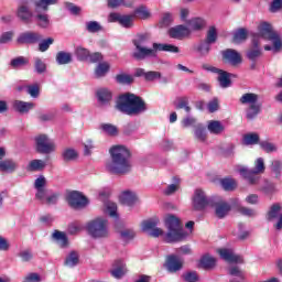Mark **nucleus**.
<instances>
[{"label":"nucleus","instance_id":"nucleus-30","mask_svg":"<svg viewBox=\"0 0 282 282\" xmlns=\"http://www.w3.org/2000/svg\"><path fill=\"white\" fill-rule=\"evenodd\" d=\"M217 264V259H215L210 254H205L199 260V268H203L204 270H213L215 265Z\"/></svg>","mask_w":282,"mask_h":282},{"label":"nucleus","instance_id":"nucleus-10","mask_svg":"<svg viewBox=\"0 0 282 282\" xmlns=\"http://www.w3.org/2000/svg\"><path fill=\"white\" fill-rule=\"evenodd\" d=\"M35 147L37 153L50 155V153L56 152V143L50 139L47 134H39L35 137Z\"/></svg>","mask_w":282,"mask_h":282},{"label":"nucleus","instance_id":"nucleus-48","mask_svg":"<svg viewBox=\"0 0 282 282\" xmlns=\"http://www.w3.org/2000/svg\"><path fill=\"white\" fill-rule=\"evenodd\" d=\"M135 19V15L129 14V15H121L119 24L122 28H133V21Z\"/></svg>","mask_w":282,"mask_h":282},{"label":"nucleus","instance_id":"nucleus-40","mask_svg":"<svg viewBox=\"0 0 282 282\" xmlns=\"http://www.w3.org/2000/svg\"><path fill=\"white\" fill-rule=\"evenodd\" d=\"M86 30L90 34H96L98 32H102V30L105 29L102 28V24H100V22L98 21H88L86 22Z\"/></svg>","mask_w":282,"mask_h":282},{"label":"nucleus","instance_id":"nucleus-53","mask_svg":"<svg viewBox=\"0 0 282 282\" xmlns=\"http://www.w3.org/2000/svg\"><path fill=\"white\" fill-rule=\"evenodd\" d=\"M243 144H247L248 147L252 144H259V134L257 133L245 134Z\"/></svg>","mask_w":282,"mask_h":282},{"label":"nucleus","instance_id":"nucleus-38","mask_svg":"<svg viewBox=\"0 0 282 282\" xmlns=\"http://www.w3.org/2000/svg\"><path fill=\"white\" fill-rule=\"evenodd\" d=\"M110 67L111 66L107 62L99 63L95 69L96 78H102V76H107Z\"/></svg>","mask_w":282,"mask_h":282},{"label":"nucleus","instance_id":"nucleus-42","mask_svg":"<svg viewBox=\"0 0 282 282\" xmlns=\"http://www.w3.org/2000/svg\"><path fill=\"white\" fill-rule=\"evenodd\" d=\"M270 170L276 180H281L282 162L280 160L271 161Z\"/></svg>","mask_w":282,"mask_h":282},{"label":"nucleus","instance_id":"nucleus-25","mask_svg":"<svg viewBox=\"0 0 282 282\" xmlns=\"http://www.w3.org/2000/svg\"><path fill=\"white\" fill-rule=\"evenodd\" d=\"M47 11H43V9L39 10V7H35V21L40 28H50V15L46 13Z\"/></svg>","mask_w":282,"mask_h":282},{"label":"nucleus","instance_id":"nucleus-50","mask_svg":"<svg viewBox=\"0 0 282 282\" xmlns=\"http://www.w3.org/2000/svg\"><path fill=\"white\" fill-rule=\"evenodd\" d=\"M224 191H235L237 188V181L235 178H224L220 181Z\"/></svg>","mask_w":282,"mask_h":282},{"label":"nucleus","instance_id":"nucleus-56","mask_svg":"<svg viewBox=\"0 0 282 282\" xmlns=\"http://www.w3.org/2000/svg\"><path fill=\"white\" fill-rule=\"evenodd\" d=\"M148 42H149V36L141 34L135 36V39L133 40V45L134 47H145Z\"/></svg>","mask_w":282,"mask_h":282},{"label":"nucleus","instance_id":"nucleus-13","mask_svg":"<svg viewBox=\"0 0 282 282\" xmlns=\"http://www.w3.org/2000/svg\"><path fill=\"white\" fill-rule=\"evenodd\" d=\"M282 205L281 203H274L270 206L269 212L267 213V219L268 221H274V219H278V223L274 225V228L276 230L282 229Z\"/></svg>","mask_w":282,"mask_h":282},{"label":"nucleus","instance_id":"nucleus-45","mask_svg":"<svg viewBox=\"0 0 282 282\" xmlns=\"http://www.w3.org/2000/svg\"><path fill=\"white\" fill-rule=\"evenodd\" d=\"M158 224H160L159 219H152V220H145L142 223L141 225V230H143V232H151L154 228L158 227Z\"/></svg>","mask_w":282,"mask_h":282},{"label":"nucleus","instance_id":"nucleus-7","mask_svg":"<svg viewBox=\"0 0 282 282\" xmlns=\"http://www.w3.org/2000/svg\"><path fill=\"white\" fill-rule=\"evenodd\" d=\"M239 102L242 104L246 108V117L248 120H254L259 113H261V104H259V95L254 93L243 94Z\"/></svg>","mask_w":282,"mask_h":282},{"label":"nucleus","instance_id":"nucleus-59","mask_svg":"<svg viewBox=\"0 0 282 282\" xmlns=\"http://www.w3.org/2000/svg\"><path fill=\"white\" fill-rule=\"evenodd\" d=\"M34 61H35V70L37 72V74H45L47 69V65H45V62H43L41 57H35Z\"/></svg>","mask_w":282,"mask_h":282},{"label":"nucleus","instance_id":"nucleus-24","mask_svg":"<svg viewBox=\"0 0 282 282\" xmlns=\"http://www.w3.org/2000/svg\"><path fill=\"white\" fill-rule=\"evenodd\" d=\"M207 131L213 135H221L226 131V126L219 120H209L207 122Z\"/></svg>","mask_w":282,"mask_h":282},{"label":"nucleus","instance_id":"nucleus-21","mask_svg":"<svg viewBox=\"0 0 282 282\" xmlns=\"http://www.w3.org/2000/svg\"><path fill=\"white\" fill-rule=\"evenodd\" d=\"M19 169V163L13 159H0V173L12 174Z\"/></svg>","mask_w":282,"mask_h":282},{"label":"nucleus","instance_id":"nucleus-29","mask_svg":"<svg viewBox=\"0 0 282 282\" xmlns=\"http://www.w3.org/2000/svg\"><path fill=\"white\" fill-rule=\"evenodd\" d=\"M216 217L224 219L228 213H230V205L224 200H220L215 204Z\"/></svg>","mask_w":282,"mask_h":282},{"label":"nucleus","instance_id":"nucleus-18","mask_svg":"<svg viewBox=\"0 0 282 282\" xmlns=\"http://www.w3.org/2000/svg\"><path fill=\"white\" fill-rule=\"evenodd\" d=\"M35 105L31 101H23V100H14L12 102L13 110L17 111V113H20L21 116H25L26 113H30L32 109H34Z\"/></svg>","mask_w":282,"mask_h":282},{"label":"nucleus","instance_id":"nucleus-51","mask_svg":"<svg viewBox=\"0 0 282 282\" xmlns=\"http://www.w3.org/2000/svg\"><path fill=\"white\" fill-rule=\"evenodd\" d=\"M210 50H213V46L208 42H203L197 46V52L199 56L206 57L208 54H210Z\"/></svg>","mask_w":282,"mask_h":282},{"label":"nucleus","instance_id":"nucleus-61","mask_svg":"<svg viewBox=\"0 0 282 282\" xmlns=\"http://www.w3.org/2000/svg\"><path fill=\"white\" fill-rule=\"evenodd\" d=\"M180 191V182L167 185V188L163 191V195H175Z\"/></svg>","mask_w":282,"mask_h":282},{"label":"nucleus","instance_id":"nucleus-1","mask_svg":"<svg viewBox=\"0 0 282 282\" xmlns=\"http://www.w3.org/2000/svg\"><path fill=\"white\" fill-rule=\"evenodd\" d=\"M110 160L106 162V171L111 175H127L133 169L131 151L126 145H112L109 149Z\"/></svg>","mask_w":282,"mask_h":282},{"label":"nucleus","instance_id":"nucleus-28","mask_svg":"<svg viewBox=\"0 0 282 282\" xmlns=\"http://www.w3.org/2000/svg\"><path fill=\"white\" fill-rule=\"evenodd\" d=\"M112 98L113 95L111 94V90L107 88H101L97 90V99L99 105H109Z\"/></svg>","mask_w":282,"mask_h":282},{"label":"nucleus","instance_id":"nucleus-46","mask_svg":"<svg viewBox=\"0 0 282 282\" xmlns=\"http://www.w3.org/2000/svg\"><path fill=\"white\" fill-rule=\"evenodd\" d=\"M248 39V30L246 29H239L234 33V43L239 44L243 43Z\"/></svg>","mask_w":282,"mask_h":282},{"label":"nucleus","instance_id":"nucleus-2","mask_svg":"<svg viewBox=\"0 0 282 282\" xmlns=\"http://www.w3.org/2000/svg\"><path fill=\"white\" fill-rule=\"evenodd\" d=\"M164 221L167 232L165 234L162 228L155 227L149 232L150 237H162L165 243H177L184 241V239H188V232L184 230L182 220L177 216L167 214Z\"/></svg>","mask_w":282,"mask_h":282},{"label":"nucleus","instance_id":"nucleus-32","mask_svg":"<svg viewBox=\"0 0 282 282\" xmlns=\"http://www.w3.org/2000/svg\"><path fill=\"white\" fill-rule=\"evenodd\" d=\"M80 261V254H78V251H70L65 259V265L67 268H76V264Z\"/></svg>","mask_w":282,"mask_h":282},{"label":"nucleus","instance_id":"nucleus-3","mask_svg":"<svg viewBox=\"0 0 282 282\" xmlns=\"http://www.w3.org/2000/svg\"><path fill=\"white\" fill-rule=\"evenodd\" d=\"M116 109L126 116H140L149 108L144 99L140 96L124 93L117 98Z\"/></svg>","mask_w":282,"mask_h":282},{"label":"nucleus","instance_id":"nucleus-20","mask_svg":"<svg viewBox=\"0 0 282 282\" xmlns=\"http://www.w3.org/2000/svg\"><path fill=\"white\" fill-rule=\"evenodd\" d=\"M183 265H184V261L177 258V256L172 254L166 258L165 268L171 273L180 272Z\"/></svg>","mask_w":282,"mask_h":282},{"label":"nucleus","instance_id":"nucleus-57","mask_svg":"<svg viewBox=\"0 0 282 282\" xmlns=\"http://www.w3.org/2000/svg\"><path fill=\"white\" fill-rule=\"evenodd\" d=\"M58 197H59L58 193L50 192L43 204H46L47 206H52L58 202Z\"/></svg>","mask_w":282,"mask_h":282},{"label":"nucleus","instance_id":"nucleus-9","mask_svg":"<svg viewBox=\"0 0 282 282\" xmlns=\"http://www.w3.org/2000/svg\"><path fill=\"white\" fill-rule=\"evenodd\" d=\"M209 206H213V199L206 195L203 189H195L192 196V208L193 210L202 212L206 210Z\"/></svg>","mask_w":282,"mask_h":282},{"label":"nucleus","instance_id":"nucleus-27","mask_svg":"<svg viewBox=\"0 0 282 282\" xmlns=\"http://www.w3.org/2000/svg\"><path fill=\"white\" fill-rule=\"evenodd\" d=\"M43 36L36 32H26L18 37V43H39Z\"/></svg>","mask_w":282,"mask_h":282},{"label":"nucleus","instance_id":"nucleus-35","mask_svg":"<svg viewBox=\"0 0 282 282\" xmlns=\"http://www.w3.org/2000/svg\"><path fill=\"white\" fill-rule=\"evenodd\" d=\"M99 129L105 133V135H110L111 138H116V135H118V127L111 123H101Z\"/></svg>","mask_w":282,"mask_h":282},{"label":"nucleus","instance_id":"nucleus-41","mask_svg":"<svg viewBox=\"0 0 282 282\" xmlns=\"http://www.w3.org/2000/svg\"><path fill=\"white\" fill-rule=\"evenodd\" d=\"M77 61H89V50L83 47V46H77L75 48V52H74Z\"/></svg>","mask_w":282,"mask_h":282},{"label":"nucleus","instance_id":"nucleus-31","mask_svg":"<svg viewBox=\"0 0 282 282\" xmlns=\"http://www.w3.org/2000/svg\"><path fill=\"white\" fill-rule=\"evenodd\" d=\"M194 138H196L198 140V142H206V140L208 138V133L206 132V128L204 127V124L198 123L195 127Z\"/></svg>","mask_w":282,"mask_h":282},{"label":"nucleus","instance_id":"nucleus-37","mask_svg":"<svg viewBox=\"0 0 282 282\" xmlns=\"http://www.w3.org/2000/svg\"><path fill=\"white\" fill-rule=\"evenodd\" d=\"M62 158L64 162H74V160L78 159V151L73 148H66L62 152Z\"/></svg>","mask_w":282,"mask_h":282},{"label":"nucleus","instance_id":"nucleus-43","mask_svg":"<svg viewBox=\"0 0 282 282\" xmlns=\"http://www.w3.org/2000/svg\"><path fill=\"white\" fill-rule=\"evenodd\" d=\"M105 213L110 217H118V205L111 200L105 203Z\"/></svg>","mask_w":282,"mask_h":282},{"label":"nucleus","instance_id":"nucleus-6","mask_svg":"<svg viewBox=\"0 0 282 282\" xmlns=\"http://www.w3.org/2000/svg\"><path fill=\"white\" fill-rule=\"evenodd\" d=\"M86 230L93 239H107L109 237V220L97 217L86 224Z\"/></svg>","mask_w":282,"mask_h":282},{"label":"nucleus","instance_id":"nucleus-11","mask_svg":"<svg viewBox=\"0 0 282 282\" xmlns=\"http://www.w3.org/2000/svg\"><path fill=\"white\" fill-rule=\"evenodd\" d=\"M34 188L36 191L35 198L44 204L45 199H47V195H50V189H47V178H45L43 175H40L34 181Z\"/></svg>","mask_w":282,"mask_h":282},{"label":"nucleus","instance_id":"nucleus-33","mask_svg":"<svg viewBox=\"0 0 282 282\" xmlns=\"http://www.w3.org/2000/svg\"><path fill=\"white\" fill-rule=\"evenodd\" d=\"M261 42L253 40L252 44L254 48H251L247 52V57L249 61H257L261 56V48L259 47V44Z\"/></svg>","mask_w":282,"mask_h":282},{"label":"nucleus","instance_id":"nucleus-58","mask_svg":"<svg viewBox=\"0 0 282 282\" xmlns=\"http://www.w3.org/2000/svg\"><path fill=\"white\" fill-rule=\"evenodd\" d=\"M116 80L121 85H131V83H133V77L131 75L120 74L117 75Z\"/></svg>","mask_w":282,"mask_h":282},{"label":"nucleus","instance_id":"nucleus-15","mask_svg":"<svg viewBox=\"0 0 282 282\" xmlns=\"http://www.w3.org/2000/svg\"><path fill=\"white\" fill-rule=\"evenodd\" d=\"M217 252L224 261H227V263H243V258L236 254L232 249L221 248L218 249Z\"/></svg>","mask_w":282,"mask_h":282},{"label":"nucleus","instance_id":"nucleus-36","mask_svg":"<svg viewBox=\"0 0 282 282\" xmlns=\"http://www.w3.org/2000/svg\"><path fill=\"white\" fill-rule=\"evenodd\" d=\"M218 82L220 87H223V89H226L228 87H230V74L226 70L220 69L218 72Z\"/></svg>","mask_w":282,"mask_h":282},{"label":"nucleus","instance_id":"nucleus-5","mask_svg":"<svg viewBox=\"0 0 282 282\" xmlns=\"http://www.w3.org/2000/svg\"><path fill=\"white\" fill-rule=\"evenodd\" d=\"M153 48L147 46H135L132 56L137 61H144V58H155L158 52H170L171 54H180V47L173 44L153 43Z\"/></svg>","mask_w":282,"mask_h":282},{"label":"nucleus","instance_id":"nucleus-8","mask_svg":"<svg viewBox=\"0 0 282 282\" xmlns=\"http://www.w3.org/2000/svg\"><path fill=\"white\" fill-rule=\"evenodd\" d=\"M237 171L249 182V184H257L260 180L259 175L265 173V160L263 158H258L254 161L252 170H249L246 166H238Z\"/></svg>","mask_w":282,"mask_h":282},{"label":"nucleus","instance_id":"nucleus-55","mask_svg":"<svg viewBox=\"0 0 282 282\" xmlns=\"http://www.w3.org/2000/svg\"><path fill=\"white\" fill-rule=\"evenodd\" d=\"M135 17H139V19H149L151 17V13L147 9V7H139L134 10V13L132 14Z\"/></svg>","mask_w":282,"mask_h":282},{"label":"nucleus","instance_id":"nucleus-4","mask_svg":"<svg viewBox=\"0 0 282 282\" xmlns=\"http://www.w3.org/2000/svg\"><path fill=\"white\" fill-rule=\"evenodd\" d=\"M260 40L270 41L271 44L264 45L265 52H272V54H279L282 52V37L281 34L274 30V26L270 22L260 21L257 26Z\"/></svg>","mask_w":282,"mask_h":282},{"label":"nucleus","instance_id":"nucleus-54","mask_svg":"<svg viewBox=\"0 0 282 282\" xmlns=\"http://www.w3.org/2000/svg\"><path fill=\"white\" fill-rule=\"evenodd\" d=\"M28 63H29L28 58L23 56L15 57L11 61V67H13L14 69H19V67H25Z\"/></svg>","mask_w":282,"mask_h":282},{"label":"nucleus","instance_id":"nucleus-44","mask_svg":"<svg viewBox=\"0 0 282 282\" xmlns=\"http://www.w3.org/2000/svg\"><path fill=\"white\" fill-rule=\"evenodd\" d=\"M259 147L262 151H264V153H274L276 152V144L264 140V141H260L259 142Z\"/></svg>","mask_w":282,"mask_h":282},{"label":"nucleus","instance_id":"nucleus-26","mask_svg":"<svg viewBox=\"0 0 282 282\" xmlns=\"http://www.w3.org/2000/svg\"><path fill=\"white\" fill-rule=\"evenodd\" d=\"M52 239L59 248H69V239H67V235L65 232L55 230L52 234Z\"/></svg>","mask_w":282,"mask_h":282},{"label":"nucleus","instance_id":"nucleus-63","mask_svg":"<svg viewBox=\"0 0 282 282\" xmlns=\"http://www.w3.org/2000/svg\"><path fill=\"white\" fill-rule=\"evenodd\" d=\"M54 43V39L48 37L39 44V51L40 52H47L50 50V45Z\"/></svg>","mask_w":282,"mask_h":282},{"label":"nucleus","instance_id":"nucleus-16","mask_svg":"<svg viewBox=\"0 0 282 282\" xmlns=\"http://www.w3.org/2000/svg\"><path fill=\"white\" fill-rule=\"evenodd\" d=\"M221 56L224 61H226L230 65H234V67L237 65H241L242 63L241 54L232 48H227L223 51Z\"/></svg>","mask_w":282,"mask_h":282},{"label":"nucleus","instance_id":"nucleus-47","mask_svg":"<svg viewBox=\"0 0 282 282\" xmlns=\"http://www.w3.org/2000/svg\"><path fill=\"white\" fill-rule=\"evenodd\" d=\"M55 3H58V0H40L35 2V7H37V10H43V12H47L50 6H55Z\"/></svg>","mask_w":282,"mask_h":282},{"label":"nucleus","instance_id":"nucleus-62","mask_svg":"<svg viewBox=\"0 0 282 282\" xmlns=\"http://www.w3.org/2000/svg\"><path fill=\"white\" fill-rule=\"evenodd\" d=\"M94 149H96V144L94 143V140L87 139L84 142V153H85V155H89L91 153V151H94Z\"/></svg>","mask_w":282,"mask_h":282},{"label":"nucleus","instance_id":"nucleus-19","mask_svg":"<svg viewBox=\"0 0 282 282\" xmlns=\"http://www.w3.org/2000/svg\"><path fill=\"white\" fill-rule=\"evenodd\" d=\"M119 199L123 206H135L139 202L138 194L131 189L123 191Z\"/></svg>","mask_w":282,"mask_h":282},{"label":"nucleus","instance_id":"nucleus-60","mask_svg":"<svg viewBox=\"0 0 282 282\" xmlns=\"http://www.w3.org/2000/svg\"><path fill=\"white\" fill-rule=\"evenodd\" d=\"M175 107H176V109H184L186 111V113H191V108L188 106V98H186V97L178 99Z\"/></svg>","mask_w":282,"mask_h":282},{"label":"nucleus","instance_id":"nucleus-64","mask_svg":"<svg viewBox=\"0 0 282 282\" xmlns=\"http://www.w3.org/2000/svg\"><path fill=\"white\" fill-rule=\"evenodd\" d=\"M183 279L186 282H197L199 281V276H197V272L189 271L183 274Z\"/></svg>","mask_w":282,"mask_h":282},{"label":"nucleus","instance_id":"nucleus-14","mask_svg":"<svg viewBox=\"0 0 282 282\" xmlns=\"http://www.w3.org/2000/svg\"><path fill=\"white\" fill-rule=\"evenodd\" d=\"M167 34L170 39H175L176 41H184L191 36V30L184 24L175 25L169 29Z\"/></svg>","mask_w":282,"mask_h":282},{"label":"nucleus","instance_id":"nucleus-39","mask_svg":"<svg viewBox=\"0 0 282 282\" xmlns=\"http://www.w3.org/2000/svg\"><path fill=\"white\" fill-rule=\"evenodd\" d=\"M45 166H47L45 161L36 159V160H32L28 164L26 171H43V169H45Z\"/></svg>","mask_w":282,"mask_h":282},{"label":"nucleus","instance_id":"nucleus-34","mask_svg":"<svg viewBox=\"0 0 282 282\" xmlns=\"http://www.w3.org/2000/svg\"><path fill=\"white\" fill-rule=\"evenodd\" d=\"M55 61L57 65H69L72 63V53L61 51L56 54Z\"/></svg>","mask_w":282,"mask_h":282},{"label":"nucleus","instance_id":"nucleus-12","mask_svg":"<svg viewBox=\"0 0 282 282\" xmlns=\"http://www.w3.org/2000/svg\"><path fill=\"white\" fill-rule=\"evenodd\" d=\"M67 202L72 208H85L89 204V199L82 192L73 191L67 194Z\"/></svg>","mask_w":282,"mask_h":282},{"label":"nucleus","instance_id":"nucleus-49","mask_svg":"<svg viewBox=\"0 0 282 282\" xmlns=\"http://www.w3.org/2000/svg\"><path fill=\"white\" fill-rule=\"evenodd\" d=\"M229 274L230 276L238 279V281H236L235 279H231L230 282L243 281V271H241L239 267L229 268Z\"/></svg>","mask_w":282,"mask_h":282},{"label":"nucleus","instance_id":"nucleus-52","mask_svg":"<svg viewBox=\"0 0 282 282\" xmlns=\"http://www.w3.org/2000/svg\"><path fill=\"white\" fill-rule=\"evenodd\" d=\"M205 43H209V45L217 43V29L215 26L208 29Z\"/></svg>","mask_w":282,"mask_h":282},{"label":"nucleus","instance_id":"nucleus-17","mask_svg":"<svg viewBox=\"0 0 282 282\" xmlns=\"http://www.w3.org/2000/svg\"><path fill=\"white\" fill-rule=\"evenodd\" d=\"M17 17L21 19V21H24V23H31L32 19H34V13L30 9V4L22 3L18 7Z\"/></svg>","mask_w":282,"mask_h":282},{"label":"nucleus","instance_id":"nucleus-23","mask_svg":"<svg viewBox=\"0 0 282 282\" xmlns=\"http://www.w3.org/2000/svg\"><path fill=\"white\" fill-rule=\"evenodd\" d=\"M110 273L115 279H122V276L127 274V264H124V261L116 260L112 263V270L110 271Z\"/></svg>","mask_w":282,"mask_h":282},{"label":"nucleus","instance_id":"nucleus-22","mask_svg":"<svg viewBox=\"0 0 282 282\" xmlns=\"http://www.w3.org/2000/svg\"><path fill=\"white\" fill-rule=\"evenodd\" d=\"M187 28L191 30V34H193V32H202V30L206 28V19L194 17L187 21Z\"/></svg>","mask_w":282,"mask_h":282}]
</instances>
